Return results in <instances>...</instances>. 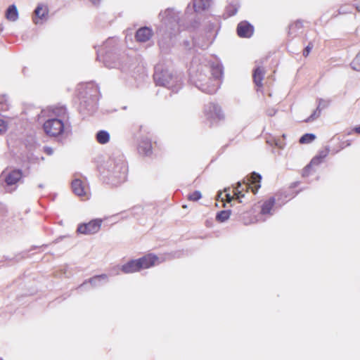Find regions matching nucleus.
<instances>
[{
    "instance_id": "1a4fd4ad",
    "label": "nucleus",
    "mask_w": 360,
    "mask_h": 360,
    "mask_svg": "<svg viewBox=\"0 0 360 360\" xmlns=\"http://www.w3.org/2000/svg\"><path fill=\"white\" fill-rule=\"evenodd\" d=\"M22 175V171L20 169H13L8 172H4L1 177L4 178L5 182L8 186H12L21 179Z\"/></svg>"
},
{
    "instance_id": "5701e85b",
    "label": "nucleus",
    "mask_w": 360,
    "mask_h": 360,
    "mask_svg": "<svg viewBox=\"0 0 360 360\" xmlns=\"http://www.w3.org/2000/svg\"><path fill=\"white\" fill-rule=\"evenodd\" d=\"M211 0H193V8L195 12H200L210 6Z\"/></svg>"
},
{
    "instance_id": "4c0bfd02",
    "label": "nucleus",
    "mask_w": 360,
    "mask_h": 360,
    "mask_svg": "<svg viewBox=\"0 0 360 360\" xmlns=\"http://www.w3.org/2000/svg\"><path fill=\"white\" fill-rule=\"evenodd\" d=\"M242 186V184L238 182L237 184V187L235 188V195L237 198H240V197H244V194H241L240 187Z\"/></svg>"
},
{
    "instance_id": "e433bc0d",
    "label": "nucleus",
    "mask_w": 360,
    "mask_h": 360,
    "mask_svg": "<svg viewBox=\"0 0 360 360\" xmlns=\"http://www.w3.org/2000/svg\"><path fill=\"white\" fill-rule=\"evenodd\" d=\"M329 151V147L327 146L324 150H321L316 156L323 160L328 155Z\"/></svg>"
},
{
    "instance_id": "ddd939ff",
    "label": "nucleus",
    "mask_w": 360,
    "mask_h": 360,
    "mask_svg": "<svg viewBox=\"0 0 360 360\" xmlns=\"http://www.w3.org/2000/svg\"><path fill=\"white\" fill-rule=\"evenodd\" d=\"M49 13V9L47 6L43 4H39L34 11V17L33 18V22L34 24L38 25L43 20H46Z\"/></svg>"
},
{
    "instance_id": "423d86ee",
    "label": "nucleus",
    "mask_w": 360,
    "mask_h": 360,
    "mask_svg": "<svg viewBox=\"0 0 360 360\" xmlns=\"http://www.w3.org/2000/svg\"><path fill=\"white\" fill-rule=\"evenodd\" d=\"M45 133L50 136H58L69 131L70 123L57 118H49L43 125Z\"/></svg>"
},
{
    "instance_id": "a18cd8bd",
    "label": "nucleus",
    "mask_w": 360,
    "mask_h": 360,
    "mask_svg": "<svg viewBox=\"0 0 360 360\" xmlns=\"http://www.w3.org/2000/svg\"><path fill=\"white\" fill-rule=\"evenodd\" d=\"M91 1L94 5L97 6L99 4L101 0H91Z\"/></svg>"
},
{
    "instance_id": "a19ab883",
    "label": "nucleus",
    "mask_w": 360,
    "mask_h": 360,
    "mask_svg": "<svg viewBox=\"0 0 360 360\" xmlns=\"http://www.w3.org/2000/svg\"><path fill=\"white\" fill-rule=\"evenodd\" d=\"M43 150L46 154L49 155H51L53 154V149L51 147L44 146Z\"/></svg>"
},
{
    "instance_id": "f03ea898",
    "label": "nucleus",
    "mask_w": 360,
    "mask_h": 360,
    "mask_svg": "<svg viewBox=\"0 0 360 360\" xmlns=\"http://www.w3.org/2000/svg\"><path fill=\"white\" fill-rule=\"evenodd\" d=\"M161 24L158 28V34L160 37L159 46L161 49H167L170 46L173 37L176 36L181 26L179 13L174 9L168 8L159 15Z\"/></svg>"
},
{
    "instance_id": "2eb2a0df",
    "label": "nucleus",
    "mask_w": 360,
    "mask_h": 360,
    "mask_svg": "<svg viewBox=\"0 0 360 360\" xmlns=\"http://www.w3.org/2000/svg\"><path fill=\"white\" fill-rule=\"evenodd\" d=\"M52 117L69 122V115L64 106H56L52 108Z\"/></svg>"
},
{
    "instance_id": "20e7f679",
    "label": "nucleus",
    "mask_w": 360,
    "mask_h": 360,
    "mask_svg": "<svg viewBox=\"0 0 360 360\" xmlns=\"http://www.w3.org/2000/svg\"><path fill=\"white\" fill-rule=\"evenodd\" d=\"M117 44V39L109 38L104 44L101 50L97 51V59L102 60L104 65L108 68H118L121 71H127L129 65L127 63L117 60V54L114 51L113 48Z\"/></svg>"
},
{
    "instance_id": "39448f33",
    "label": "nucleus",
    "mask_w": 360,
    "mask_h": 360,
    "mask_svg": "<svg viewBox=\"0 0 360 360\" xmlns=\"http://www.w3.org/2000/svg\"><path fill=\"white\" fill-rule=\"evenodd\" d=\"M153 78L157 85L172 89L173 92H177L181 89V78L162 64L155 65Z\"/></svg>"
},
{
    "instance_id": "72a5a7b5",
    "label": "nucleus",
    "mask_w": 360,
    "mask_h": 360,
    "mask_svg": "<svg viewBox=\"0 0 360 360\" xmlns=\"http://www.w3.org/2000/svg\"><path fill=\"white\" fill-rule=\"evenodd\" d=\"M201 198H202L201 193L198 191H195L193 192L192 193L189 194V195L188 196V198L190 200H193V201H197V200H200Z\"/></svg>"
},
{
    "instance_id": "09e8293b",
    "label": "nucleus",
    "mask_w": 360,
    "mask_h": 360,
    "mask_svg": "<svg viewBox=\"0 0 360 360\" xmlns=\"http://www.w3.org/2000/svg\"><path fill=\"white\" fill-rule=\"evenodd\" d=\"M268 114H269V115L272 116L275 114V111L273 110H270V111H269Z\"/></svg>"
},
{
    "instance_id": "3c124183",
    "label": "nucleus",
    "mask_w": 360,
    "mask_h": 360,
    "mask_svg": "<svg viewBox=\"0 0 360 360\" xmlns=\"http://www.w3.org/2000/svg\"><path fill=\"white\" fill-rule=\"evenodd\" d=\"M0 360H3L2 359H0Z\"/></svg>"
},
{
    "instance_id": "c9c22d12",
    "label": "nucleus",
    "mask_w": 360,
    "mask_h": 360,
    "mask_svg": "<svg viewBox=\"0 0 360 360\" xmlns=\"http://www.w3.org/2000/svg\"><path fill=\"white\" fill-rule=\"evenodd\" d=\"M92 91L94 92V94H91V102L92 103V105H94L96 103V101L98 100V98H97V91H98V88L96 86V87H94L93 89H92ZM91 108H93V106H91Z\"/></svg>"
},
{
    "instance_id": "dca6fc26",
    "label": "nucleus",
    "mask_w": 360,
    "mask_h": 360,
    "mask_svg": "<svg viewBox=\"0 0 360 360\" xmlns=\"http://www.w3.org/2000/svg\"><path fill=\"white\" fill-rule=\"evenodd\" d=\"M262 179V176L256 172H252L250 177L248 178V181L250 184L246 186V188H250L254 193H256L258 189L261 187L260 181Z\"/></svg>"
},
{
    "instance_id": "2f4dec72",
    "label": "nucleus",
    "mask_w": 360,
    "mask_h": 360,
    "mask_svg": "<svg viewBox=\"0 0 360 360\" xmlns=\"http://www.w3.org/2000/svg\"><path fill=\"white\" fill-rule=\"evenodd\" d=\"M351 67L356 71H360V51L357 53L354 59L351 63Z\"/></svg>"
},
{
    "instance_id": "49530a36",
    "label": "nucleus",
    "mask_w": 360,
    "mask_h": 360,
    "mask_svg": "<svg viewBox=\"0 0 360 360\" xmlns=\"http://www.w3.org/2000/svg\"><path fill=\"white\" fill-rule=\"evenodd\" d=\"M354 131L357 133V134H360V125L359 126H357L354 129Z\"/></svg>"
},
{
    "instance_id": "c85d7f7f",
    "label": "nucleus",
    "mask_w": 360,
    "mask_h": 360,
    "mask_svg": "<svg viewBox=\"0 0 360 360\" xmlns=\"http://www.w3.org/2000/svg\"><path fill=\"white\" fill-rule=\"evenodd\" d=\"M231 213L230 210L220 211L217 214L216 219L219 222H224L229 218Z\"/></svg>"
},
{
    "instance_id": "f257e3e1",
    "label": "nucleus",
    "mask_w": 360,
    "mask_h": 360,
    "mask_svg": "<svg viewBox=\"0 0 360 360\" xmlns=\"http://www.w3.org/2000/svg\"><path fill=\"white\" fill-rule=\"evenodd\" d=\"M223 76V68L219 63H210L205 60L198 63L194 59L190 68V79L194 85L201 91L214 94L221 84Z\"/></svg>"
},
{
    "instance_id": "4be33fe9",
    "label": "nucleus",
    "mask_w": 360,
    "mask_h": 360,
    "mask_svg": "<svg viewBox=\"0 0 360 360\" xmlns=\"http://www.w3.org/2000/svg\"><path fill=\"white\" fill-rule=\"evenodd\" d=\"M264 76V70L262 67L256 68L253 71V81L258 87L262 86V80Z\"/></svg>"
},
{
    "instance_id": "de8ad7c7",
    "label": "nucleus",
    "mask_w": 360,
    "mask_h": 360,
    "mask_svg": "<svg viewBox=\"0 0 360 360\" xmlns=\"http://www.w3.org/2000/svg\"><path fill=\"white\" fill-rule=\"evenodd\" d=\"M267 143L272 146V145H274V139L273 140H267L266 141Z\"/></svg>"
},
{
    "instance_id": "7ed1b4c3",
    "label": "nucleus",
    "mask_w": 360,
    "mask_h": 360,
    "mask_svg": "<svg viewBox=\"0 0 360 360\" xmlns=\"http://www.w3.org/2000/svg\"><path fill=\"white\" fill-rule=\"evenodd\" d=\"M108 177L114 186H118L127 180L128 167L123 154L114 153L106 163Z\"/></svg>"
},
{
    "instance_id": "58836bf2",
    "label": "nucleus",
    "mask_w": 360,
    "mask_h": 360,
    "mask_svg": "<svg viewBox=\"0 0 360 360\" xmlns=\"http://www.w3.org/2000/svg\"><path fill=\"white\" fill-rule=\"evenodd\" d=\"M7 130V124L6 122L0 119V134H4V132H6Z\"/></svg>"
},
{
    "instance_id": "473e14b6",
    "label": "nucleus",
    "mask_w": 360,
    "mask_h": 360,
    "mask_svg": "<svg viewBox=\"0 0 360 360\" xmlns=\"http://www.w3.org/2000/svg\"><path fill=\"white\" fill-rule=\"evenodd\" d=\"M321 110L317 107L314 112L307 119L305 120V122H309L318 118L321 115Z\"/></svg>"
},
{
    "instance_id": "c03bdc74",
    "label": "nucleus",
    "mask_w": 360,
    "mask_h": 360,
    "mask_svg": "<svg viewBox=\"0 0 360 360\" xmlns=\"http://www.w3.org/2000/svg\"><path fill=\"white\" fill-rule=\"evenodd\" d=\"M226 198L228 202H231L233 199V197L230 195V193L226 194Z\"/></svg>"
},
{
    "instance_id": "aec40b11",
    "label": "nucleus",
    "mask_w": 360,
    "mask_h": 360,
    "mask_svg": "<svg viewBox=\"0 0 360 360\" xmlns=\"http://www.w3.org/2000/svg\"><path fill=\"white\" fill-rule=\"evenodd\" d=\"M212 42V39L206 36H201L193 39V45L203 50L207 49Z\"/></svg>"
},
{
    "instance_id": "ea45409f",
    "label": "nucleus",
    "mask_w": 360,
    "mask_h": 360,
    "mask_svg": "<svg viewBox=\"0 0 360 360\" xmlns=\"http://www.w3.org/2000/svg\"><path fill=\"white\" fill-rule=\"evenodd\" d=\"M312 48H313V45L311 43H309L303 51L304 56H307L309 55V53H310L311 50L312 49Z\"/></svg>"
},
{
    "instance_id": "f8f14e48",
    "label": "nucleus",
    "mask_w": 360,
    "mask_h": 360,
    "mask_svg": "<svg viewBox=\"0 0 360 360\" xmlns=\"http://www.w3.org/2000/svg\"><path fill=\"white\" fill-rule=\"evenodd\" d=\"M138 151L139 154L144 156H150L152 153V143L147 137H141L138 145Z\"/></svg>"
},
{
    "instance_id": "9b49d317",
    "label": "nucleus",
    "mask_w": 360,
    "mask_h": 360,
    "mask_svg": "<svg viewBox=\"0 0 360 360\" xmlns=\"http://www.w3.org/2000/svg\"><path fill=\"white\" fill-rule=\"evenodd\" d=\"M72 188L75 195L88 198L89 188L80 179L72 181Z\"/></svg>"
},
{
    "instance_id": "412c9836",
    "label": "nucleus",
    "mask_w": 360,
    "mask_h": 360,
    "mask_svg": "<svg viewBox=\"0 0 360 360\" xmlns=\"http://www.w3.org/2000/svg\"><path fill=\"white\" fill-rule=\"evenodd\" d=\"M264 76V70L262 67L256 68L253 71V81L258 87L262 86V80Z\"/></svg>"
},
{
    "instance_id": "b1692460",
    "label": "nucleus",
    "mask_w": 360,
    "mask_h": 360,
    "mask_svg": "<svg viewBox=\"0 0 360 360\" xmlns=\"http://www.w3.org/2000/svg\"><path fill=\"white\" fill-rule=\"evenodd\" d=\"M6 18L7 20L15 22L18 19V12L17 7L13 4L8 6L6 11Z\"/></svg>"
},
{
    "instance_id": "6ab92c4d",
    "label": "nucleus",
    "mask_w": 360,
    "mask_h": 360,
    "mask_svg": "<svg viewBox=\"0 0 360 360\" xmlns=\"http://www.w3.org/2000/svg\"><path fill=\"white\" fill-rule=\"evenodd\" d=\"M138 259H132L121 266V270L124 274H131L140 271Z\"/></svg>"
},
{
    "instance_id": "7c9ffc66",
    "label": "nucleus",
    "mask_w": 360,
    "mask_h": 360,
    "mask_svg": "<svg viewBox=\"0 0 360 360\" xmlns=\"http://www.w3.org/2000/svg\"><path fill=\"white\" fill-rule=\"evenodd\" d=\"M238 8L239 6L236 3L231 4L229 6H227L226 8V13L227 14V16L231 17L237 13Z\"/></svg>"
},
{
    "instance_id": "37998d69",
    "label": "nucleus",
    "mask_w": 360,
    "mask_h": 360,
    "mask_svg": "<svg viewBox=\"0 0 360 360\" xmlns=\"http://www.w3.org/2000/svg\"><path fill=\"white\" fill-rule=\"evenodd\" d=\"M274 144L280 148L283 147V143L280 140L274 139Z\"/></svg>"
},
{
    "instance_id": "c756f323",
    "label": "nucleus",
    "mask_w": 360,
    "mask_h": 360,
    "mask_svg": "<svg viewBox=\"0 0 360 360\" xmlns=\"http://www.w3.org/2000/svg\"><path fill=\"white\" fill-rule=\"evenodd\" d=\"M316 139V136L314 134H305L302 136L300 139V143L302 144L310 143L314 141Z\"/></svg>"
},
{
    "instance_id": "4468645a",
    "label": "nucleus",
    "mask_w": 360,
    "mask_h": 360,
    "mask_svg": "<svg viewBox=\"0 0 360 360\" xmlns=\"http://www.w3.org/2000/svg\"><path fill=\"white\" fill-rule=\"evenodd\" d=\"M253 32V26L247 21H242L237 26V33L240 37H250Z\"/></svg>"
},
{
    "instance_id": "8fccbe9b",
    "label": "nucleus",
    "mask_w": 360,
    "mask_h": 360,
    "mask_svg": "<svg viewBox=\"0 0 360 360\" xmlns=\"http://www.w3.org/2000/svg\"><path fill=\"white\" fill-rule=\"evenodd\" d=\"M40 160L44 161V157H42V156H41V157H40V158H39V161H40Z\"/></svg>"
},
{
    "instance_id": "bb28decb",
    "label": "nucleus",
    "mask_w": 360,
    "mask_h": 360,
    "mask_svg": "<svg viewBox=\"0 0 360 360\" xmlns=\"http://www.w3.org/2000/svg\"><path fill=\"white\" fill-rule=\"evenodd\" d=\"M303 27V23L300 20H297L294 23L289 25L288 35L294 37L297 35V31L301 30Z\"/></svg>"
},
{
    "instance_id": "cd10ccee",
    "label": "nucleus",
    "mask_w": 360,
    "mask_h": 360,
    "mask_svg": "<svg viewBox=\"0 0 360 360\" xmlns=\"http://www.w3.org/2000/svg\"><path fill=\"white\" fill-rule=\"evenodd\" d=\"M322 160L317 156H315L310 162V163L305 167V168L303 170L302 175L304 176H306L308 175L309 169L311 168L312 166L314 165H319L322 162Z\"/></svg>"
},
{
    "instance_id": "f704fd0d",
    "label": "nucleus",
    "mask_w": 360,
    "mask_h": 360,
    "mask_svg": "<svg viewBox=\"0 0 360 360\" xmlns=\"http://www.w3.org/2000/svg\"><path fill=\"white\" fill-rule=\"evenodd\" d=\"M330 103V100H326L323 98L319 99L318 108H319L321 110L326 108H327Z\"/></svg>"
},
{
    "instance_id": "393cba45",
    "label": "nucleus",
    "mask_w": 360,
    "mask_h": 360,
    "mask_svg": "<svg viewBox=\"0 0 360 360\" xmlns=\"http://www.w3.org/2000/svg\"><path fill=\"white\" fill-rule=\"evenodd\" d=\"M275 204V198H271L266 202H264L262 206V210L261 214L263 215L265 214H272L271 211L272 208L274 207V205Z\"/></svg>"
},
{
    "instance_id": "6e6552de",
    "label": "nucleus",
    "mask_w": 360,
    "mask_h": 360,
    "mask_svg": "<svg viewBox=\"0 0 360 360\" xmlns=\"http://www.w3.org/2000/svg\"><path fill=\"white\" fill-rule=\"evenodd\" d=\"M102 222V219H96L89 223L81 224L78 226L77 231L85 235L94 234L100 230Z\"/></svg>"
},
{
    "instance_id": "a878e982",
    "label": "nucleus",
    "mask_w": 360,
    "mask_h": 360,
    "mask_svg": "<svg viewBox=\"0 0 360 360\" xmlns=\"http://www.w3.org/2000/svg\"><path fill=\"white\" fill-rule=\"evenodd\" d=\"M96 141L101 144H105L110 141V134L105 130H100L96 135Z\"/></svg>"
},
{
    "instance_id": "9d476101",
    "label": "nucleus",
    "mask_w": 360,
    "mask_h": 360,
    "mask_svg": "<svg viewBox=\"0 0 360 360\" xmlns=\"http://www.w3.org/2000/svg\"><path fill=\"white\" fill-rule=\"evenodd\" d=\"M138 259L139 266L140 270L143 269H148L151 266H155L157 264H159V258L152 254L146 255Z\"/></svg>"
},
{
    "instance_id": "0eeeda50",
    "label": "nucleus",
    "mask_w": 360,
    "mask_h": 360,
    "mask_svg": "<svg viewBox=\"0 0 360 360\" xmlns=\"http://www.w3.org/2000/svg\"><path fill=\"white\" fill-rule=\"evenodd\" d=\"M204 115L211 123L218 122L224 118L221 107L214 103H209L205 105Z\"/></svg>"
},
{
    "instance_id": "a211bd4d",
    "label": "nucleus",
    "mask_w": 360,
    "mask_h": 360,
    "mask_svg": "<svg viewBox=\"0 0 360 360\" xmlns=\"http://www.w3.org/2000/svg\"><path fill=\"white\" fill-rule=\"evenodd\" d=\"M108 281V276L106 274H101L98 276H96L93 278H91L88 281H84L79 288H84L88 283H89L92 286L96 287L100 285L102 283L106 282Z\"/></svg>"
},
{
    "instance_id": "f3484780",
    "label": "nucleus",
    "mask_w": 360,
    "mask_h": 360,
    "mask_svg": "<svg viewBox=\"0 0 360 360\" xmlns=\"http://www.w3.org/2000/svg\"><path fill=\"white\" fill-rule=\"evenodd\" d=\"M153 35V31L148 27L139 28L136 33V39L139 42L148 41Z\"/></svg>"
},
{
    "instance_id": "79ce46f5",
    "label": "nucleus",
    "mask_w": 360,
    "mask_h": 360,
    "mask_svg": "<svg viewBox=\"0 0 360 360\" xmlns=\"http://www.w3.org/2000/svg\"><path fill=\"white\" fill-rule=\"evenodd\" d=\"M29 162L30 163H39V158L37 156H31L29 158Z\"/></svg>"
}]
</instances>
